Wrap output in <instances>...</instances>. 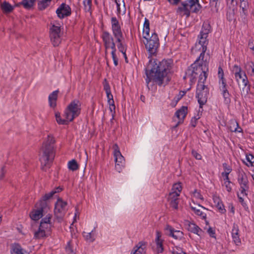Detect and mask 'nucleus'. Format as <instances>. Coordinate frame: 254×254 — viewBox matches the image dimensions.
<instances>
[{
	"label": "nucleus",
	"mask_w": 254,
	"mask_h": 254,
	"mask_svg": "<svg viewBox=\"0 0 254 254\" xmlns=\"http://www.w3.org/2000/svg\"><path fill=\"white\" fill-rule=\"evenodd\" d=\"M55 140L51 135H48L47 139L43 142L40 152V161L41 168L46 171L49 168L55 155Z\"/></svg>",
	"instance_id": "f03ea898"
},
{
	"label": "nucleus",
	"mask_w": 254,
	"mask_h": 254,
	"mask_svg": "<svg viewBox=\"0 0 254 254\" xmlns=\"http://www.w3.org/2000/svg\"><path fill=\"white\" fill-rule=\"evenodd\" d=\"M110 105V110L111 112L112 113V119H114V114L115 113V105L114 104V102L112 103H109Z\"/></svg>",
	"instance_id": "3c124183"
},
{
	"label": "nucleus",
	"mask_w": 254,
	"mask_h": 254,
	"mask_svg": "<svg viewBox=\"0 0 254 254\" xmlns=\"http://www.w3.org/2000/svg\"><path fill=\"white\" fill-rule=\"evenodd\" d=\"M117 43V47L120 52L122 53L126 52L127 45L123 42L124 37L123 38H119L116 39Z\"/></svg>",
	"instance_id": "473e14b6"
},
{
	"label": "nucleus",
	"mask_w": 254,
	"mask_h": 254,
	"mask_svg": "<svg viewBox=\"0 0 254 254\" xmlns=\"http://www.w3.org/2000/svg\"><path fill=\"white\" fill-rule=\"evenodd\" d=\"M241 8H242V11L240 12L241 16H243L247 15V14L248 13V10H247V7H243Z\"/></svg>",
	"instance_id": "69168bd1"
},
{
	"label": "nucleus",
	"mask_w": 254,
	"mask_h": 254,
	"mask_svg": "<svg viewBox=\"0 0 254 254\" xmlns=\"http://www.w3.org/2000/svg\"><path fill=\"white\" fill-rule=\"evenodd\" d=\"M80 106L81 104L78 100L75 99L71 102L65 110L64 114L65 118L68 119L69 121H72L80 114Z\"/></svg>",
	"instance_id": "423d86ee"
},
{
	"label": "nucleus",
	"mask_w": 254,
	"mask_h": 254,
	"mask_svg": "<svg viewBox=\"0 0 254 254\" xmlns=\"http://www.w3.org/2000/svg\"><path fill=\"white\" fill-rule=\"evenodd\" d=\"M83 4L85 10L89 12L91 8L92 0H84Z\"/></svg>",
	"instance_id": "c03bdc74"
},
{
	"label": "nucleus",
	"mask_w": 254,
	"mask_h": 254,
	"mask_svg": "<svg viewBox=\"0 0 254 254\" xmlns=\"http://www.w3.org/2000/svg\"><path fill=\"white\" fill-rule=\"evenodd\" d=\"M62 35L60 26L55 25L51 26L50 29V37L54 46H58L61 43Z\"/></svg>",
	"instance_id": "9d476101"
},
{
	"label": "nucleus",
	"mask_w": 254,
	"mask_h": 254,
	"mask_svg": "<svg viewBox=\"0 0 254 254\" xmlns=\"http://www.w3.org/2000/svg\"><path fill=\"white\" fill-rule=\"evenodd\" d=\"M52 0H40L38 2V7L39 10L46 9L51 3Z\"/></svg>",
	"instance_id": "c9c22d12"
},
{
	"label": "nucleus",
	"mask_w": 254,
	"mask_h": 254,
	"mask_svg": "<svg viewBox=\"0 0 254 254\" xmlns=\"http://www.w3.org/2000/svg\"><path fill=\"white\" fill-rule=\"evenodd\" d=\"M239 232L238 226L234 224L232 231V236L234 243L237 246H239L241 243Z\"/></svg>",
	"instance_id": "4be33fe9"
},
{
	"label": "nucleus",
	"mask_w": 254,
	"mask_h": 254,
	"mask_svg": "<svg viewBox=\"0 0 254 254\" xmlns=\"http://www.w3.org/2000/svg\"><path fill=\"white\" fill-rule=\"evenodd\" d=\"M51 218H52L51 215L48 214V215L46 216V217L42 219V220L41 221V223H51L50 222H51Z\"/></svg>",
	"instance_id": "8fccbe9b"
},
{
	"label": "nucleus",
	"mask_w": 254,
	"mask_h": 254,
	"mask_svg": "<svg viewBox=\"0 0 254 254\" xmlns=\"http://www.w3.org/2000/svg\"><path fill=\"white\" fill-rule=\"evenodd\" d=\"M185 225L187 229L190 232L196 234L198 236H200L202 234V230L194 223L187 221Z\"/></svg>",
	"instance_id": "a211bd4d"
},
{
	"label": "nucleus",
	"mask_w": 254,
	"mask_h": 254,
	"mask_svg": "<svg viewBox=\"0 0 254 254\" xmlns=\"http://www.w3.org/2000/svg\"><path fill=\"white\" fill-rule=\"evenodd\" d=\"M55 117L57 123L60 125H67L70 122L66 118L65 119H62L59 113H56Z\"/></svg>",
	"instance_id": "a19ab883"
},
{
	"label": "nucleus",
	"mask_w": 254,
	"mask_h": 254,
	"mask_svg": "<svg viewBox=\"0 0 254 254\" xmlns=\"http://www.w3.org/2000/svg\"><path fill=\"white\" fill-rule=\"evenodd\" d=\"M201 53L199 57L196 60L194 63H196V64L198 65H200L202 67L203 65L205 66L206 65V63L204 61V54L206 51V50L201 49L199 50Z\"/></svg>",
	"instance_id": "7c9ffc66"
},
{
	"label": "nucleus",
	"mask_w": 254,
	"mask_h": 254,
	"mask_svg": "<svg viewBox=\"0 0 254 254\" xmlns=\"http://www.w3.org/2000/svg\"><path fill=\"white\" fill-rule=\"evenodd\" d=\"M112 30L115 39L123 38V34L119 21L115 17L111 18Z\"/></svg>",
	"instance_id": "f8f14e48"
},
{
	"label": "nucleus",
	"mask_w": 254,
	"mask_h": 254,
	"mask_svg": "<svg viewBox=\"0 0 254 254\" xmlns=\"http://www.w3.org/2000/svg\"><path fill=\"white\" fill-rule=\"evenodd\" d=\"M6 173V170L5 166H2L1 168L0 174V180H2Z\"/></svg>",
	"instance_id": "bf43d9fd"
},
{
	"label": "nucleus",
	"mask_w": 254,
	"mask_h": 254,
	"mask_svg": "<svg viewBox=\"0 0 254 254\" xmlns=\"http://www.w3.org/2000/svg\"><path fill=\"white\" fill-rule=\"evenodd\" d=\"M206 76L203 74V78H200L197 86L196 97L200 108H202L203 105L206 104L209 94L208 87L204 84Z\"/></svg>",
	"instance_id": "39448f33"
},
{
	"label": "nucleus",
	"mask_w": 254,
	"mask_h": 254,
	"mask_svg": "<svg viewBox=\"0 0 254 254\" xmlns=\"http://www.w3.org/2000/svg\"><path fill=\"white\" fill-rule=\"evenodd\" d=\"M56 13L59 18L63 19L71 14V8L68 5L63 3L57 9Z\"/></svg>",
	"instance_id": "ddd939ff"
},
{
	"label": "nucleus",
	"mask_w": 254,
	"mask_h": 254,
	"mask_svg": "<svg viewBox=\"0 0 254 254\" xmlns=\"http://www.w3.org/2000/svg\"><path fill=\"white\" fill-rule=\"evenodd\" d=\"M210 25L208 22H204L202 25L199 35L208 37V35L210 32Z\"/></svg>",
	"instance_id": "2f4dec72"
},
{
	"label": "nucleus",
	"mask_w": 254,
	"mask_h": 254,
	"mask_svg": "<svg viewBox=\"0 0 254 254\" xmlns=\"http://www.w3.org/2000/svg\"><path fill=\"white\" fill-rule=\"evenodd\" d=\"M248 189L249 186H246V187H244V186H240L241 193L243 195H247V194L246 193V191L248 190Z\"/></svg>",
	"instance_id": "5fc2aeb1"
},
{
	"label": "nucleus",
	"mask_w": 254,
	"mask_h": 254,
	"mask_svg": "<svg viewBox=\"0 0 254 254\" xmlns=\"http://www.w3.org/2000/svg\"><path fill=\"white\" fill-rule=\"evenodd\" d=\"M1 8L4 12L9 13L13 9V7L8 2L5 1L1 4Z\"/></svg>",
	"instance_id": "4c0bfd02"
},
{
	"label": "nucleus",
	"mask_w": 254,
	"mask_h": 254,
	"mask_svg": "<svg viewBox=\"0 0 254 254\" xmlns=\"http://www.w3.org/2000/svg\"><path fill=\"white\" fill-rule=\"evenodd\" d=\"M192 4V2H184L182 4V6L178 8V10L184 12V14L188 17L190 16V11L194 13L198 12L201 8L200 4L198 2Z\"/></svg>",
	"instance_id": "9b49d317"
},
{
	"label": "nucleus",
	"mask_w": 254,
	"mask_h": 254,
	"mask_svg": "<svg viewBox=\"0 0 254 254\" xmlns=\"http://www.w3.org/2000/svg\"><path fill=\"white\" fill-rule=\"evenodd\" d=\"M10 253L11 254H27L25 251L17 243L12 244L10 245Z\"/></svg>",
	"instance_id": "393cba45"
},
{
	"label": "nucleus",
	"mask_w": 254,
	"mask_h": 254,
	"mask_svg": "<svg viewBox=\"0 0 254 254\" xmlns=\"http://www.w3.org/2000/svg\"><path fill=\"white\" fill-rule=\"evenodd\" d=\"M156 236L155 243L156 245V250L158 253H161L164 251L163 245L164 240L161 239V233L159 231H156Z\"/></svg>",
	"instance_id": "aec40b11"
},
{
	"label": "nucleus",
	"mask_w": 254,
	"mask_h": 254,
	"mask_svg": "<svg viewBox=\"0 0 254 254\" xmlns=\"http://www.w3.org/2000/svg\"><path fill=\"white\" fill-rule=\"evenodd\" d=\"M67 166L69 170L72 171H75L79 168V165L75 159L69 161L68 162Z\"/></svg>",
	"instance_id": "58836bf2"
},
{
	"label": "nucleus",
	"mask_w": 254,
	"mask_h": 254,
	"mask_svg": "<svg viewBox=\"0 0 254 254\" xmlns=\"http://www.w3.org/2000/svg\"><path fill=\"white\" fill-rule=\"evenodd\" d=\"M51 226V223H40L39 227L44 230L48 234L50 232Z\"/></svg>",
	"instance_id": "79ce46f5"
},
{
	"label": "nucleus",
	"mask_w": 254,
	"mask_h": 254,
	"mask_svg": "<svg viewBox=\"0 0 254 254\" xmlns=\"http://www.w3.org/2000/svg\"><path fill=\"white\" fill-rule=\"evenodd\" d=\"M55 194V192L50 191L49 193H46L42 197V200L40 201V205H42L45 208L49 209L47 207V202L46 201L53 197V196Z\"/></svg>",
	"instance_id": "f704fd0d"
},
{
	"label": "nucleus",
	"mask_w": 254,
	"mask_h": 254,
	"mask_svg": "<svg viewBox=\"0 0 254 254\" xmlns=\"http://www.w3.org/2000/svg\"><path fill=\"white\" fill-rule=\"evenodd\" d=\"M173 62L171 59L163 60L159 61L157 59L149 60L145 68L146 83L148 89L151 81L159 86L164 85L170 81L169 74L171 73Z\"/></svg>",
	"instance_id": "f257e3e1"
},
{
	"label": "nucleus",
	"mask_w": 254,
	"mask_h": 254,
	"mask_svg": "<svg viewBox=\"0 0 254 254\" xmlns=\"http://www.w3.org/2000/svg\"><path fill=\"white\" fill-rule=\"evenodd\" d=\"M188 112V108L185 106H183L181 109L178 110L175 113L176 116L180 120L177 126L179 124L183 123L184 119L185 118Z\"/></svg>",
	"instance_id": "5701e85b"
},
{
	"label": "nucleus",
	"mask_w": 254,
	"mask_h": 254,
	"mask_svg": "<svg viewBox=\"0 0 254 254\" xmlns=\"http://www.w3.org/2000/svg\"><path fill=\"white\" fill-rule=\"evenodd\" d=\"M114 156L115 161V169L120 173L125 167V159L122 155L118 145L115 144L113 145Z\"/></svg>",
	"instance_id": "6e6552de"
},
{
	"label": "nucleus",
	"mask_w": 254,
	"mask_h": 254,
	"mask_svg": "<svg viewBox=\"0 0 254 254\" xmlns=\"http://www.w3.org/2000/svg\"><path fill=\"white\" fill-rule=\"evenodd\" d=\"M178 193L170 192L168 200L170 201V206L175 209H178L179 203V196Z\"/></svg>",
	"instance_id": "6ab92c4d"
},
{
	"label": "nucleus",
	"mask_w": 254,
	"mask_h": 254,
	"mask_svg": "<svg viewBox=\"0 0 254 254\" xmlns=\"http://www.w3.org/2000/svg\"><path fill=\"white\" fill-rule=\"evenodd\" d=\"M218 77L219 78V88L227 87L226 80L224 77V72L221 66L218 67Z\"/></svg>",
	"instance_id": "a878e982"
},
{
	"label": "nucleus",
	"mask_w": 254,
	"mask_h": 254,
	"mask_svg": "<svg viewBox=\"0 0 254 254\" xmlns=\"http://www.w3.org/2000/svg\"><path fill=\"white\" fill-rule=\"evenodd\" d=\"M107 97L108 98V103H112L114 102L113 100V96L111 94V92L109 93V94H107Z\"/></svg>",
	"instance_id": "052dcab7"
},
{
	"label": "nucleus",
	"mask_w": 254,
	"mask_h": 254,
	"mask_svg": "<svg viewBox=\"0 0 254 254\" xmlns=\"http://www.w3.org/2000/svg\"><path fill=\"white\" fill-rule=\"evenodd\" d=\"M232 72L234 74L235 79L238 85L244 86L241 91L242 95H248L251 90V85L245 72L240 66L236 64L233 66Z\"/></svg>",
	"instance_id": "7ed1b4c3"
},
{
	"label": "nucleus",
	"mask_w": 254,
	"mask_h": 254,
	"mask_svg": "<svg viewBox=\"0 0 254 254\" xmlns=\"http://www.w3.org/2000/svg\"><path fill=\"white\" fill-rule=\"evenodd\" d=\"M222 94L224 98V102L227 104L229 103L231 101L230 94L229 92L227 93Z\"/></svg>",
	"instance_id": "09e8293b"
},
{
	"label": "nucleus",
	"mask_w": 254,
	"mask_h": 254,
	"mask_svg": "<svg viewBox=\"0 0 254 254\" xmlns=\"http://www.w3.org/2000/svg\"><path fill=\"white\" fill-rule=\"evenodd\" d=\"M95 228H94L91 232L89 233H86L84 232L83 233V236L86 242L89 243H92L95 240Z\"/></svg>",
	"instance_id": "c85d7f7f"
},
{
	"label": "nucleus",
	"mask_w": 254,
	"mask_h": 254,
	"mask_svg": "<svg viewBox=\"0 0 254 254\" xmlns=\"http://www.w3.org/2000/svg\"><path fill=\"white\" fill-rule=\"evenodd\" d=\"M217 199L218 202L216 205V207L221 213H224L226 212V210L224 208V206L221 202H219V199L218 198Z\"/></svg>",
	"instance_id": "a18cd8bd"
},
{
	"label": "nucleus",
	"mask_w": 254,
	"mask_h": 254,
	"mask_svg": "<svg viewBox=\"0 0 254 254\" xmlns=\"http://www.w3.org/2000/svg\"><path fill=\"white\" fill-rule=\"evenodd\" d=\"M149 20L145 18L143 29V37L144 38L149 37Z\"/></svg>",
	"instance_id": "72a5a7b5"
},
{
	"label": "nucleus",
	"mask_w": 254,
	"mask_h": 254,
	"mask_svg": "<svg viewBox=\"0 0 254 254\" xmlns=\"http://www.w3.org/2000/svg\"><path fill=\"white\" fill-rule=\"evenodd\" d=\"M111 48L112 49V52L116 53V44L115 43L111 45V46L108 47V49Z\"/></svg>",
	"instance_id": "774afa93"
},
{
	"label": "nucleus",
	"mask_w": 254,
	"mask_h": 254,
	"mask_svg": "<svg viewBox=\"0 0 254 254\" xmlns=\"http://www.w3.org/2000/svg\"><path fill=\"white\" fill-rule=\"evenodd\" d=\"M198 40L196 42L194 48L192 49L195 51L200 50L201 49L207 50V46L208 44L207 37L202 35H198Z\"/></svg>",
	"instance_id": "4468645a"
},
{
	"label": "nucleus",
	"mask_w": 254,
	"mask_h": 254,
	"mask_svg": "<svg viewBox=\"0 0 254 254\" xmlns=\"http://www.w3.org/2000/svg\"><path fill=\"white\" fill-rule=\"evenodd\" d=\"M67 210V202L58 198L55 205L54 213L58 222H61Z\"/></svg>",
	"instance_id": "1a4fd4ad"
},
{
	"label": "nucleus",
	"mask_w": 254,
	"mask_h": 254,
	"mask_svg": "<svg viewBox=\"0 0 254 254\" xmlns=\"http://www.w3.org/2000/svg\"><path fill=\"white\" fill-rule=\"evenodd\" d=\"M182 190V187L180 184H175L173 186L171 193H178L180 195V193Z\"/></svg>",
	"instance_id": "37998d69"
},
{
	"label": "nucleus",
	"mask_w": 254,
	"mask_h": 254,
	"mask_svg": "<svg viewBox=\"0 0 254 254\" xmlns=\"http://www.w3.org/2000/svg\"><path fill=\"white\" fill-rule=\"evenodd\" d=\"M207 232L208 233V234H209L210 237H211L212 238H215V231L214 230H213V229L212 228L210 227L208 229Z\"/></svg>",
	"instance_id": "680f3d73"
},
{
	"label": "nucleus",
	"mask_w": 254,
	"mask_h": 254,
	"mask_svg": "<svg viewBox=\"0 0 254 254\" xmlns=\"http://www.w3.org/2000/svg\"><path fill=\"white\" fill-rule=\"evenodd\" d=\"M203 74H205L206 78L207 77L206 71L203 70L200 65H198L196 63H193L187 69L184 78L189 79L190 84H192L196 81L198 75H199V81L201 77L203 78Z\"/></svg>",
	"instance_id": "20e7f679"
},
{
	"label": "nucleus",
	"mask_w": 254,
	"mask_h": 254,
	"mask_svg": "<svg viewBox=\"0 0 254 254\" xmlns=\"http://www.w3.org/2000/svg\"><path fill=\"white\" fill-rule=\"evenodd\" d=\"M191 154L193 155L194 157H195V159L197 160H201V155L197 153L196 151L194 150H192L191 151Z\"/></svg>",
	"instance_id": "864d4df0"
},
{
	"label": "nucleus",
	"mask_w": 254,
	"mask_h": 254,
	"mask_svg": "<svg viewBox=\"0 0 254 254\" xmlns=\"http://www.w3.org/2000/svg\"><path fill=\"white\" fill-rule=\"evenodd\" d=\"M59 90H55L51 93L48 97V101L49 105L52 108H55L57 105V100L58 99V95Z\"/></svg>",
	"instance_id": "bb28decb"
},
{
	"label": "nucleus",
	"mask_w": 254,
	"mask_h": 254,
	"mask_svg": "<svg viewBox=\"0 0 254 254\" xmlns=\"http://www.w3.org/2000/svg\"><path fill=\"white\" fill-rule=\"evenodd\" d=\"M190 207L195 215L200 216L202 219L205 220L206 214L201 211V208L208 210L207 209L199 204L197 205H192L191 203H190Z\"/></svg>",
	"instance_id": "f3484780"
},
{
	"label": "nucleus",
	"mask_w": 254,
	"mask_h": 254,
	"mask_svg": "<svg viewBox=\"0 0 254 254\" xmlns=\"http://www.w3.org/2000/svg\"><path fill=\"white\" fill-rule=\"evenodd\" d=\"M198 119L199 118H196V117H194L191 119L190 121V125L192 127H194L196 126L197 121Z\"/></svg>",
	"instance_id": "13d9d810"
},
{
	"label": "nucleus",
	"mask_w": 254,
	"mask_h": 254,
	"mask_svg": "<svg viewBox=\"0 0 254 254\" xmlns=\"http://www.w3.org/2000/svg\"><path fill=\"white\" fill-rule=\"evenodd\" d=\"M145 39L146 41L143 42L150 55H152L156 53L159 45L157 34L153 33L151 37L149 36V37Z\"/></svg>",
	"instance_id": "0eeeda50"
},
{
	"label": "nucleus",
	"mask_w": 254,
	"mask_h": 254,
	"mask_svg": "<svg viewBox=\"0 0 254 254\" xmlns=\"http://www.w3.org/2000/svg\"><path fill=\"white\" fill-rule=\"evenodd\" d=\"M224 185L226 188V190L230 192L231 191V190H232V188H231V187L230 186L231 184V182H230V181H227L226 182H224Z\"/></svg>",
	"instance_id": "4d7b16f0"
},
{
	"label": "nucleus",
	"mask_w": 254,
	"mask_h": 254,
	"mask_svg": "<svg viewBox=\"0 0 254 254\" xmlns=\"http://www.w3.org/2000/svg\"><path fill=\"white\" fill-rule=\"evenodd\" d=\"M223 167L225 170V172L223 173H228L230 174L232 171V169L230 166L228 165V164L226 163L223 164Z\"/></svg>",
	"instance_id": "603ef678"
},
{
	"label": "nucleus",
	"mask_w": 254,
	"mask_h": 254,
	"mask_svg": "<svg viewBox=\"0 0 254 254\" xmlns=\"http://www.w3.org/2000/svg\"><path fill=\"white\" fill-rule=\"evenodd\" d=\"M48 235V234L45 232L44 230L39 227L38 230L35 232L34 237V238L36 239H40L47 237Z\"/></svg>",
	"instance_id": "e433bc0d"
},
{
	"label": "nucleus",
	"mask_w": 254,
	"mask_h": 254,
	"mask_svg": "<svg viewBox=\"0 0 254 254\" xmlns=\"http://www.w3.org/2000/svg\"><path fill=\"white\" fill-rule=\"evenodd\" d=\"M146 246L144 243L139 242L133 248L130 254H145Z\"/></svg>",
	"instance_id": "b1692460"
},
{
	"label": "nucleus",
	"mask_w": 254,
	"mask_h": 254,
	"mask_svg": "<svg viewBox=\"0 0 254 254\" xmlns=\"http://www.w3.org/2000/svg\"><path fill=\"white\" fill-rule=\"evenodd\" d=\"M35 0H22L20 3L25 9H30L34 5Z\"/></svg>",
	"instance_id": "ea45409f"
},
{
	"label": "nucleus",
	"mask_w": 254,
	"mask_h": 254,
	"mask_svg": "<svg viewBox=\"0 0 254 254\" xmlns=\"http://www.w3.org/2000/svg\"><path fill=\"white\" fill-rule=\"evenodd\" d=\"M228 128L232 132H242V129L239 127V124L235 120H232L229 122Z\"/></svg>",
	"instance_id": "cd10ccee"
},
{
	"label": "nucleus",
	"mask_w": 254,
	"mask_h": 254,
	"mask_svg": "<svg viewBox=\"0 0 254 254\" xmlns=\"http://www.w3.org/2000/svg\"><path fill=\"white\" fill-rule=\"evenodd\" d=\"M66 252L68 254H75L73 253L72 250L71 249V247L70 245V242H68L67 246L65 248Z\"/></svg>",
	"instance_id": "6e6d98bb"
},
{
	"label": "nucleus",
	"mask_w": 254,
	"mask_h": 254,
	"mask_svg": "<svg viewBox=\"0 0 254 254\" xmlns=\"http://www.w3.org/2000/svg\"><path fill=\"white\" fill-rule=\"evenodd\" d=\"M164 229L166 232V234L167 235L172 237L176 240L181 239L183 237V233L182 231L175 230L170 225H167Z\"/></svg>",
	"instance_id": "2eb2a0df"
},
{
	"label": "nucleus",
	"mask_w": 254,
	"mask_h": 254,
	"mask_svg": "<svg viewBox=\"0 0 254 254\" xmlns=\"http://www.w3.org/2000/svg\"><path fill=\"white\" fill-rule=\"evenodd\" d=\"M40 207L36 210L32 211L30 214V216L31 219L33 220H38L41 218L43 216V212L44 209H47L42 205H40Z\"/></svg>",
	"instance_id": "412c9836"
},
{
	"label": "nucleus",
	"mask_w": 254,
	"mask_h": 254,
	"mask_svg": "<svg viewBox=\"0 0 254 254\" xmlns=\"http://www.w3.org/2000/svg\"><path fill=\"white\" fill-rule=\"evenodd\" d=\"M248 71L250 73L251 75H254V63L253 62H251L249 63Z\"/></svg>",
	"instance_id": "de8ad7c7"
},
{
	"label": "nucleus",
	"mask_w": 254,
	"mask_h": 254,
	"mask_svg": "<svg viewBox=\"0 0 254 254\" xmlns=\"http://www.w3.org/2000/svg\"><path fill=\"white\" fill-rule=\"evenodd\" d=\"M104 89L106 91V94H109V93L111 91L110 86L109 83L107 82L106 79H104Z\"/></svg>",
	"instance_id": "49530a36"
},
{
	"label": "nucleus",
	"mask_w": 254,
	"mask_h": 254,
	"mask_svg": "<svg viewBox=\"0 0 254 254\" xmlns=\"http://www.w3.org/2000/svg\"><path fill=\"white\" fill-rule=\"evenodd\" d=\"M102 38L106 49V53H107V50L108 49V47L115 43L114 42L113 37L108 32H103L102 35Z\"/></svg>",
	"instance_id": "dca6fc26"
},
{
	"label": "nucleus",
	"mask_w": 254,
	"mask_h": 254,
	"mask_svg": "<svg viewBox=\"0 0 254 254\" xmlns=\"http://www.w3.org/2000/svg\"><path fill=\"white\" fill-rule=\"evenodd\" d=\"M229 173H222L221 175H222V176L224 177V182H226L227 181H229Z\"/></svg>",
	"instance_id": "0e129e2a"
},
{
	"label": "nucleus",
	"mask_w": 254,
	"mask_h": 254,
	"mask_svg": "<svg viewBox=\"0 0 254 254\" xmlns=\"http://www.w3.org/2000/svg\"><path fill=\"white\" fill-rule=\"evenodd\" d=\"M238 181L240 186H244V187L248 186V180L247 175L244 172L239 174Z\"/></svg>",
	"instance_id": "c756f323"
},
{
	"label": "nucleus",
	"mask_w": 254,
	"mask_h": 254,
	"mask_svg": "<svg viewBox=\"0 0 254 254\" xmlns=\"http://www.w3.org/2000/svg\"><path fill=\"white\" fill-rule=\"evenodd\" d=\"M246 159L247 161L251 163V164H252L254 162V161L253 160H254V157L253 155H252V154L247 155L246 156Z\"/></svg>",
	"instance_id": "e2e57ef3"
},
{
	"label": "nucleus",
	"mask_w": 254,
	"mask_h": 254,
	"mask_svg": "<svg viewBox=\"0 0 254 254\" xmlns=\"http://www.w3.org/2000/svg\"><path fill=\"white\" fill-rule=\"evenodd\" d=\"M194 195L198 198H199L201 200L203 199V197H202V196L199 193V192H197L196 190L194 192Z\"/></svg>",
	"instance_id": "338daca9"
}]
</instances>
